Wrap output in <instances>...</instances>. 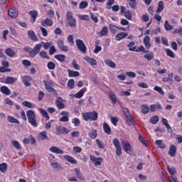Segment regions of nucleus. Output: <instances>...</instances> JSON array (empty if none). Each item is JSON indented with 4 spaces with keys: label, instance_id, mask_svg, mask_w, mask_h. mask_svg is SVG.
Instances as JSON below:
<instances>
[{
    "label": "nucleus",
    "instance_id": "obj_1",
    "mask_svg": "<svg viewBox=\"0 0 182 182\" xmlns=\"http://www.w3.org/2000/svg\"><path fill=\"white\" fill-rule=\"evenodd\" d=\"M41 49H42V44H36L29 52L30 58H35L38 53H39V55L41 58H43V59H49V56H48L46 51H41Z\"/></svg>",
    "mask_w": 182,
    "mask_h": 182
},
{
    "label": "nucleus",
    "instance_id": "obj_2",
    "mask_svg": "<svg viewBox=\"0 0 182 182\" xmlns=\"http://www.w3.org/2000/svg\"><path fill=\"white\" fill-rule=\"evenodd\" d=\"M82 119L85 122H96L99 117V114L96 111L82 112Z\"/></svg>",
    "mask_w": 182,
    "mask_h": 182
},
{
    "label": "nucleus",
    "instance_id": "obj_3",
    "mask_svg": "<svg viewBox=\"0 0 182 182\" xmlns=\"http://www.w3.org/2000/svg\"><path fill=\"white\" fill-rule=\"evenodd\" d=\"M27 119L28 120V123L33 127H38V123L36 122V114H35V112L31 109H28L26 112Z\"/></svg>",
    "mask_w": 182,
    "mask_h": 182
},
{
    "label": "nucleus",
    "instance_id": "obj_4",
    "mask_svg": "<svg viewBox=\"0 0 182 182\" xmlns=\"http://www.w3.org/2000/svg\"><path fill=\"white\" fill-rule=\"evenodd\" d=\"M65 16L69 26H70V28H76L77 21L76 18L73 17V13L68 11H67Z\"/></svg>",
    "mask_w": 182,
    "mask_h": 182
},
{
    "label": "nucleus",
    "instance_id": "obj_5",
    "mask_svg": "<svg viewBox=\"0 0 182 182\" xmlns=\"http://www.w3.org/2000/svg\"><path fill=\"white\" fill-rule=\"evenodd\" d=\"M124 114L125 116L124 119L126 122H129V123H131L133 126H136V122L133 119V117H132V114H130L129 109H124Z\"/></svg>",
    "mask_w": 182,
    "mask_h": 182
},
{
    "label": "nucleus",
    "instance_id": "obj_6",
    "mask_svg": "<svg viewBox=\"0 0 182 182\" xmlns=\"http://www.w3.org/2000/svg\"><path fill=\"white\" fill-rule=\"evenodd\" d=\"M75 43L77 48H78L80 52H82L84 54L86 53V51L87 50V47H86V45L85 44V42H83V40L77 39L75 41Z\"/></svg>",
    "mask_w": 182,
    "mask_h": 182
},
{
    "label": "nucleus",
    "instance_id": "obj_7",
    "mask_svg": "<svg viewBox=\"0 0 182 182\" xmlns=\"http://www.w3.org/2000/svg\"><path fill=\"white\" fill-rule=\"evenodd\" d=\"M112 143L116 149V154L119 157L122 156V146H120V141L117 139H114Z\"/></svg>",
    "mask_w": 182,
    "mask_h": 182
},
{
    "label": "nucleus",
    "instance_id": "obj_8",
    "mask_svg": "<svg viewBox=\"0 0 182 182\" xmlns=\"http://www.w3.org/2000/svg\"><path fill=\"white\" fill-rule=\"evenodd\" d=\"M8 15L10 18H18V11L16 7H10L8 9Z\"/></svg>",
    "mask_w": 182,
    "mask_h": 182
},
{
    "label": "nucleus",
    "instance_id": "obj_9",
    "mask_svg": "<svg viewBox=\"0 0 182 182\" xmlns=\"http://www.w3.org/2000/svg\"><path fill=\"white\" fill-rule=\"evenodd\" d=\"M55 130L58 136H59V134H68L70 132L66 127L62 126L56 127Z\"/></svg>",
    "mask_w": 182,
    "mask_h": 182
},
{
    "label": "nucleus",
    "instance_id": "obj_10",
    "mask_svg": "<svg viewBox=\"0 0 182 182\" xmlns=\"http://www.w3.org/2000/svg\"><path fill=\"white\" fill-rule=\"evenodd\" d=\"M21 80L23 85H25L26 87H29L32 86L31 82H32V80H33L32 79V77L29 75H23V77H21Z\"/></svg>",
    "mask_w": 182,
    "mask_h": 182
},
{
    "label": "nucleus",
    "instance_id": "obj_11",
    "mask_svg": "<svg viewBox=\"0 0 182 182\" xmlns=\"http://www.w3.org/2000/svg\"><path fill=\"white\" fill-rule=\"evenodd\" d=\"M58 47L59 48L60 50H62L63 52H68L69 51V47L66 45H65V42L63 41L60 40L57 42Z\"/></svg>",
    "mask_w": 182,
    "mask_h": 182
},
{
    "label": "nucleus",
    "instance_id": "obj_12",
    "mask_svg": "<svg viewBox=\"0 0 182 182\" xmlns=\"http://www.w3.org/2000/svg\"><path fill=\"white\" fill-rule=\"evenodd\" d=\"M90 159L95 166H102V163H103V158L102 157L95 158V156L90 155Z\"/></svg>",
    "mask_w": 182,
    "mask_h": 182
},
{
    "label": "nucleus",
    "instance_id": "obj_13",
    "mask_svg": "<svg viewBox=\"0 0 182 182\" xmlns=\"http://www.w3.org/2000/svg\"><path fill=\"white\" fill-rule=\"evenodd\" d=\"M121 143L122 144L123 150H124L127 154H130V153H132V145H130L129 142L124 141H122Z\"/></svg>",
    "mask_w": 182,
    "mask_h": 182
},
{
    "label": "nucleus",
    "instance_id": "obj_14",
    "mask_svg": "<svg viewBox=\"0 0 182 182\" xmlns=\"http://www.w3.org/2000/svg\"><path fill=\"white\" fill-rule=\"evenodd\" d=\"M55 105L58 109L62 110V109H65V104H63V98L58 97L55 100Z\"/></svg>",
    "mask_w": 182,
    "mask_h": 182
},
{
    "label": "nucleus",
    "instance_id": "obj_15",
    "mask_svg": "<svg viewBox=\"0 0 182 182\" xmlns=\"http://www.w3.org/2000/svg\"><path fill=\"white\" fill-rule=\"evenodd\" d=\"M60 115L63 116L59 119V122H69V112L63 111L60 112Z\"/></svg>",
    "mask_w": 182,
    "mask_h": 182
},
{
    "label": "nucleus",
    "instance_id": "obj_16",
    "mask_svg": "<svg viewBox=\"0 0 182 182\" xmlns=\"http://www.w3.org/2000/svg\"><path fill=\"white\" fill-rule=\"evenodd\" d=\"M84 60H86L91 66H96V65H97V61H96L95 58L89 57V55H85Z\"/></svg>",
    "mask_w": 182,
    "mask_h": 182
},
{
    "label": "nucleus",
    "instance_id": "obj_17",
    "mask_svg": "<svg viewBox=\"0 0 182 182\" xmlns=\"http://www.w3.org/2000/svg\"><path fill=\"white\" fill-rule=\"evenodd\" d=\"M86 92H87V88L84 87L78 92H77L76 94L74 95V97H75L76 99H80V98L83 97V96H84L85 93H86Z\"/></svg>",
    "mask_w": 182,
    "mask_h": 182
},
{
    "label": "nucleus",
    "instance_id": "obj_18",
    "mask_svg": "<svg viewBox=\"0 0 182 182\" xmlns=\"http://www.w3.org/2000/svg\"><path fill=\"white\" fill-rule=\"evenodd\" d=\"M102 127L104 133H105V134H107L108 136H110V134H112V128H110L109 124H107V122H104Z\"/></svg>",
    "mask_w": 182,
    "mask_h": 182
},
{
    "label": "nucleus",
    "instance_id": "obj_19",
    "mask_svg": "<svg viewBox=\"0 0 182 182\" xmlns=\"http://www.w3.org/2000/svg\"><path fill=\"white\" fill-rule=\"evenodd\" d=\"M23 144H35L36 143V139L35 137L31 136L29 138H24L23 140Z\"/></svg>",
    "mask_w": 182,
    "mask_h": 182
},
{
    "label": "nucleus",
    "instance_id": "obj_20",
    "mask_svg": "<svg viewBox=\"0 0 182 182\" xmlns=\"http://www.w3.org/2000/svg\"><path fill=\"white\" fill-rule=\"evenodd\" d=\"M176 153H177V147L176 146V145L174 144L171 145L168 153V156H170V157H174Z\"/></svg>",
    "mask_w": 182,
    "mask_h": 182
},
{
    "label": "nucleus",
    "instance_id": "obj_21",
    "mask_svg": "<svg viewBox=\"0 0 182 182\" xmlns=\"http://www.w3.org/2000/svg\"><path fill=\"white\" fill-rule=\"evenodd\" d=\"M50 166L54 170H55V171H61L63 170V166H62V165L58 162H52Z\"/></svg>",
    "mask_w": 182,
    "mask_h": 182
},
{
    "label": "nucleus",
    "instance_id": "obj_22",
    "mask_svg": "<svg viewBox=\"0 0 182 182\" xmlns=\"http://www.w3.org/2000/svg\"><path fill=\"white\" fill-rule=\"evenodd\" d=\"M42 26H52L53 25V21L49 18L41 21Z\"/></svg>",
    "mask_w": 182,
    "mask_h": 182
},
{
    "label": "nucleus",
    "instance_id": "obj_23",
    "mask_svg": "<svg viewBox=\"0 0 182 182\" xmlns=\"http://www.w3.org/2000/svg\"><path fill=\"white\" fill-rule=\"evenodd\" d=\"M143 42H144V46L146 49L149 50L151 48V43H150V36H146L144 38Z\"/></svg>",
    "mask_w": 182,
    "mask_h": 182
},
{
    "label": "nucleus",
    "instance_id": "obj_24",
    "mask_svg": "<svg viewBox=\"0 0 182 182\" xmlns=\"http://www.w3.org/2000/svg\"><path fill=\"white\" fill-rule=\"evenodd\" d=\"M50 151L51 153H55V154H64L65 151L63 150L59 149L58 146H51L50 148Z\"/></svg>",
    "mask_w": 182,
    "mask_h": 182
},
{
    "label": "nucleus",
    "instance_id": "obj_25",
    "mask_svg": "<svg viewBox=\"0 0 182 182\" xmlns=\"http://www.w3.org/2000/svg\"><path fill=\"white\" fill-rule=\"evenodd\" d=\"M28 14L31 17L32 23H35V22H36V18H38V11H36L35 10H32V11H29Z\"/></svg>",
    "mask_w": 182,
    "mask_h": 182
},
{
    "label": "nucleus",
    "instance_id": "obj_26",
    "mask_svg": "<svg viewBox=\"0 0 182 182\" xmlns=\"http://www.w3.org/2000/svg\"><path fill=\"white\" fill-rule=\"evenodd\" d=\"M157 109H159V110H161V109H163V106H161L160 105V103H156V104L150 105V111L151 112H156V110H157Z\"/></svg>",
    "mask_w": 182,
    "mask_h": 182
},
{
    "label": "nucleus",
    "instance_id": "obj_27",
    "mask_svg": "<svg viewBox=\"0 0 182 182\" xmlns=\"http://www.w3.org/2000/svg\"><path fill=\"white\" fill-rule=\"evenodd\" d=\"M64 159L68 161V163H70L71 164H77V161L73 158V156H70L69 155H64Z\"/></svg>",
    "mask_w": 182,
    "mask_h": 182
},
{
    "label": "nucleus",
    "instance_id": "obj_28",
    "mask_svg": "<svg viewBox=\"0 0 182 182\" xmlns=\"http://www.w3.org/2000/svg\"><path fill=\"white\" fill-rule=\"evenodd\" d=\"M28 36L31 41H34L35 42L38 41V36H36V34L35 33L34 31L29 30L28 31Z\"/></svg>",
    "mask_w": 182,
    "mask_h": 182
},
{
    "label": "nucleus",
    "instance_id": "obj_29",
    "mask_svg": "<svg viewBox=\"0 0 182 182\" xmlns=\"http://www.w3.org/2000/svg\"><path fill=\"white\" fill-rule=\"evenodd\" d=\"M127 36H129L128 33H124V32L119 33L116 36V41H117L118 42H120L122 39H124V38H127Z\"/></svg>",
    "mask_w": 182,
    "mask_h": 182
},
{
    "label": "nucleus",
    "instance_id": "obj_30",
    "mask_svg": "<svg viewBox=\"0 0 182 182\" xmlns=\"http://www.w3.org/2000/svg\"><path fill=\"white\" fill-rule=\"evenodd\" d=\"M0 91L1 92V93H3V95H6V96H9V95H11V90H9L7 86H1L0 88Z\"/></svg>",
    "mask_w": 182,
    "mask_h": 182
},
{
    "label": "nucleus",
    "instance_id": "obj_31",
    "mask_svg": "<svg viewBox=\"0 0 182 182\" xmlns=\"http://www.w3.org/2000/svg\"><path fill=\"white\" fill-rule=\"evenodd\" d=\"M68 72L69 77H77L80 76V73H79V71H73L72 70H68Z\"/></svg>",
    "mask_w": 182,
    "mask_h": 182
},
{
    "label": "nucleus",
    "instance_id": "obj_32",
    "mask_svg": "<svg viewBox=\"0 0 182 182\" xmlns=\"http://www.w3.org/2000/svg\"><path fill=\"white\" fill-rule=\"evenodd\" d=\"M109 33V28L107 26H104L100 32H98L97 34L98 36H106Z\"/></svg>",
    "mask_w": 182,
    "mask_h": 182
},
{
    "label": "nucleus",
    "instance_id": "obj_33",
    "mask_svg": "<svg viewBox=\"0 0 182 182\" xmlns=\"http://www.w3.org/2000/svg\"><path fill=\"white\" fill-rule=\"evenodd\" d=\"M5 53L7 55V56H9V58H14L16 55V52L12 50L11 48H8L5 50Z\"/></svg>",
    "mask_w": 182,
    "mask_h": 182
},
{
    "label": "nucleus",
    "instance_id": "obj_34",
    "mask_svg": "<svg viewBox=\"0 0 182 182\" xmlns=\"http://www.w3.org/2000/svg\"><path fill=\"white\" fill-rule=\"evenodd\" d=\"M161 122L164 126H166V128L167 129L168 131H169L170 133L173 132V129H171V127H170V124H168V121H167V119L166 118H162Z\"/></svg>",
    "mask_w": 182,
    "mask_h": 182
},
{
    "label": "nucleus",
    "instance_id": "obj_35",
    "mask_svg": "<svg viewBox=\"0 0 182 182\" xmlns=\"http://www.w3.org/2000/svg\"><path fill=\"white\" fill-rule=\"evenodd\" d=\"M129 6L132 9H136L137 8V1L136 0H127Z\"/></svg>",
    "mask_w": 182,
    "mask_h": 182
},
{
    "label": "nucleus",
    "instance_id": "obj_36",
    "mask_svg": "<svg viewBox=\"0 0 182 182\" xmlns=\"http://www.w3.org/2000/svg\"><path fill=\"white\" fill-rule=\"evenodd\" d=\"M164 9V3L163 2V1H159L158 7L156 11V14H160V12H161Z\"/></svg>",
    "mask_w": 182,
    "mask_h": 182
},
{
    "label": "nucleus",
    "instance_id": "obj_37",
    "mask_svg": "<svg viewBox=\"0 0 182 182\" xmlns=\"http://www.w3.org/2000/svg\"><path fill=\"white\" fill-rule=\"evenodd\" d=\"M88 136L92 140H95L97 137V131L96 129H92L88 134Z\"/></svg>",
    "mask_w": 182,
    "mask_h": 182
},
{
    "label": "nucleus",
    "instance_id": "obj_38",
    "mask_svg": "<svg viewBox=\"0 0 182 182\" xmlns=\"http://www.w3.org/2000/svg\"><path fill=\"white\" fill-rule=\"evenodd\" d=\"M38 139L40 141L48 139V134L46 131L40 132Z\"/></svg>",
    "mask_w": 182,
    "mask_h": 182
},
{
    "label": "nucleus",
    "instance_id": "obj_39",
    "mask_svg": "<svg viewBox=\"0 0 182 182\" xmlns=\"http://www.w3.org/2000/svg\"><path fill=\"white\" fill-rule=\"evenodd\" d=\"M144 58L147 60H153L154 59V53L149 51L148 53L144 55Z\"/></svg>",
    "mask_w": 182,
    "mask_h": 182
},
{
    "label": "nucleus",
    "instance_id": "obj_40",
    "mask_svg": "<svg viewBox=\"0 0 182 182\" xmlns=\"http://www.w3.org/2000/svg\"><path fill=\"white\" fill-rule=\"evenodd\" d=\"M55 59L59 60V62H65L66 60V55L63 54H58L54 56Z\"/></svg>",
    "mask_w": 182,
    "mask_h": 182
},
{
    "label": "nucleus",
    "instance_id": "obj_41",
    "mask_svg": "<svg viewBox=\"0 0 182 182\" xmlns=\"http://www.w3.org/2000/svg\"><path fill=\"white\" fill-rule=\"evenodd\" d=\"M45 87H46V90H48V92H49V93H53V92H55V89H53V87H52L50 82H49L48 81L45 82Z\"/></svg>",
    "mask_w": 182,
    "mask_h": 182
},
{
    "label": "nucleus",
    "instance_id": "obj_42",
    "mask_svg": "<svg viewBox=\"0 0 182 182\" xmlns=\"http://www.w3.org/2000/svg\"><path fill=\"white\" fill-rule=\"evenodd\" d=\"M134 45H136V43H134V41H132L128 43L127 48H129V50L130 52H135L136 47L134 46Z\"/></svg>",
    "mask_w": 182,
    "mask_h": 182
},
{
    "label": "nucleus",
    "instance_id": "obj_43",
    "mask_svg": "<svg viewBox=\"0 0 182 182\" xmlns=\"http://www.w3.org/2000/svg\"><path fill=\"white\" fill-rule=\"evenodd\" d=\"M75 175L80 180H85V176H83V174H82V172L80 171V168H75Z\"/></svg>",
    "mask_w": 182,
    "mask_h": 182
},
{
    "label": "nucleus",
    "instance_id": "obj_44",
    "mask_svg": "<svg viewBox=\"0 0 182 182\" xmlns=\"http://www.w3.org/2000/svg\"><path fill=\"white\" fill-rule=\"evenodd\" d=\"M6 79H7V85H14V83H15V82L18 80L17 77H11V76H7Z\"/></svg>",
    "mask_w": 182,
    "mask_h": 182
},
{
    "label": "nucleus",
    "instance_id": "obj_45",
    "mask_svg": "<svg viewBox=\"0 0 182 182\" xmlns=\"http://www.w3.org/2000/svg\"><path fill=\"white\" fill-rule=\"evenodd\" d=\"M141 113L143 114H147V113L150 112V108H149V106L146 105H141Z\"/></svg>",
    "mask_w": 182,
    "mask_h": 182
},
{
    "label": "nucleus",
    "instance_id": "obj_46",
    "mask_svg": "<svg viewBox=\"0 0 182 182\" xmlns=\"http://www.w3.org/2000/svg\"><path fill=\"white\" fill-rule=\"evenodd\" d=\"M6 170H8V164L6 163L0 164L1 173H6Z\"/></svg>",
    "mask_w": 182,
    "mask_h": 182
},
{
    "label": "nucleus",
    "instance_id": "obj_47",
    "mask_svg": "<svg viewBox=\"0 0 182 182\" xmlns=\"http://www.w3.org/2000/svg\"><path fill=\"white\" fill-rule=\"evenodd\" d=\"M155 144H156V146H158V147H159V149H166V145L163 143V140L161 139H158L155 141Z\"/></svg>",
    "mask_w": 182,
    "mask_h": 182
},
{
    "label": "nucleus",
    "instance_id": "obj_48",
    "mask_svg": "<svg viewBox=\"0 0 182 182\" xmlns=\"http://www.w3.org/2000/svg\"><path fill=\"white\" fill-rule=\"evenodd\" d=\"M159 116L154 115V117L150 118L149 122L150 123H151V124H157V123H159Z\"/></svg>",
    "mask_w": 182,
    "mask_h": 182
},
{
    "label": "nucleus",
    "instance_id": "obj_49",
    "mask_svg": "<svg viewBox=\"0 0 182 182\" xmlns=\"http://www.w3.org/2000/svg\"><path fill=\"white\" fill-rule=\"evenodd\" d=\"M22 105H23V106L28 107V109H34V107H35V105H33L31 102H29L28 101L23 102Z\"/></svg>",
    "mask_w": 182,
    "mask_h": 182
},
{
    "label": "nucleus",
    "instance_id": "obj_50",
    "mask_svg": "<svg viewBox=\"0 0 182 182\" xmlns=\"http://www.w3.org/2000/svg\"><path fill=\"white\" fill-rule=\"evenodd\" d=\"M7 120H8V122H9V123H16V124H19V120L16 119L14 117L8 116Z\"/></svg>",
    "mask_w": 182,
    "mask_h": 182
},
{
    "label": "nucleus",
    "instance_id": "obj_51",
    "mask_svg": "<svg viewBox=\"0 0 182 182\" xmlns=\"http://www.w3.org/2000/svg\"><path fill=\"white\" fill-rule=\"evenodd\" d=\"M11 144L17 150H22V146H21V144L18 142V141H11Z\"/></svg>",
    "mask_w": 182,
    "mask_h": 182
},
{
    "label": "nucleus",
    "instance_id": "obj_52",
    "mask_svg": "<svg viewBox=\"0 0 182 182\" xmlns=\"http://www.w3.org/2000/svg\"><path fill=\"white\" fill-rule=\"evenodd\" d=\"M109 98L111 99V101L112 103H117V98L116 97V95L113 94L112 91L109 92Z\"/></svg>",
    "mask_w": 182,
    "mask_h": 182
},
{
    "label": "nucleus",
    "instance_id": "obj_53",
    "mask_svg": "<svg viewBox=\"0 0 182 182\" xmlns=\"http://www.w3.org/2000/svg\"><path fill=\"white\" fill-rule=\"evenodd\" d=\"M68 87L72 90V89L75 88V80L70 79L68 82Z\"/></svg>",
    "mask_w": 182,
    "mask_h": 182
},
{
    "label": "nucleus",
    "instance_id": "obj_54",
    "mask_svg": "<svg viewBox=\"0 0 182 182\" xmlns=\"http://www.w3.org/2000/svg\"><path fill=\"white\" fill-rule=\"evenodd\" d=\"M47 68L50 70H53V69H55V68H56V64H55V63H53L52 61H50L47 64Z\"/></svg>",
    "mask_w": 182,
    "mask_h": 182
},
{
    "label": "nucleus",
    "instance_id": "obj_55",
    "mask_svg": "<svg viewBox=\"0 0 182 182\" xmlns=\"http://www.w3.org/2000/svg\"><path fill=\"white\" fill-rule=\"evenodd\" d=\"M168 171L171 175V177H173L176 174V168L168 166Z\"/></svg>",
    "mask_w": 182,
    "mask_h": 182
},
{
    "label": "nucleus",
    "instance_id": "obj_56",
    "mask_svg": "<svg viewBox=\"0 0 182 182\" xmlns=\"http://www.w3.org/2000/svg\"><path fill=\"white\" fill-rule=\"evenodd\" d=\"M73 67L75 70H80V65L77 64V61L76 60H73L72 62Z\"/></svg>",
    "mask_w": 182,
    "mask_h": 182
},
{
    "label": "nucleus",
    "instance_id": "obj_57",
    "mask_svg": "<svg viewBox=\"0 0 182 182\" xmlns=\"http://www.w3.org/2000/svg\"><path fill=\"white\" fill-rule=\"evenodd\" d=\"M88 5L89 4L87 3V1H81L80 3L79 8L80 9H85V8H87Z\"/></svg>",
    "mask_w": 182,
    "mask_h": 182
},
{
    "label": "nucleus",
    "instance_id": "obj_58",
    "mask_svg": "<svg viewBox=\"0 0 182 182\" xmlns=\"http://www.w3.org/2000/svg\"><path fill=\"white\" fill-rule=\"evenodd\" d=\"M105 63L107 65V66H109V68H116V63H114V62L110 60H107L105 61Z\"/></svg>",
    "mask_w": 182,
    "mask_h": 182
},
{
    "label": "nucleus",
    "instance_id": "obj_59",
    "mask_svg": "<svg viewBox=\"0 0 182 182\" xmlns=\"http://www.w3.org/2000/svg\"><path fill=\"white\" fill-rule=\"evenodd\" d=\"M41 113L42 116L44 117V119H46V120H49V119H50L48 112L46 111H45L44 109H41Z\"/></svg>",
    "mask_w": 182,
    "mask_h": 182
},
{
    "label": "nucleus",
    "instance_id": "obj_60",
    "mask_svg": "<svg viewBox=\"0 0 182 182\" xmlns=\"http://www.w3.org/2000/svg\"><path fill=\"white\" fill-rule=\"evenodd\" d=\"M154 90H155V92H158V93L162 95V96L164 95V91H163V89L161 87L155 86L154 87Z\"/></svg>",
    "mask_w": 182,
    "mask_h": 182
},
{
    "label": "nucleus",
    "instance_id": "obj_61",
    "mask_svg": "<svg viewBox=\"0 0 182 182\" xmlns=\"http://www.w3.org/2000/svg\"><path fill=\"white\" fill-rule=\"evenodd\" d=\"M164 28L166 31H171L173 30V26L170 25L168 21H166L164 23Z\"/></svg>",
    "mask_w": 182,
    "mask_h": 182
},
{
    "label": "nucleus",
    "instance_id": "obj_62",
    "mask_svg": "<svg viewBox=\"0 0 182 182\" xmlns=\"http://www.w3.org/2000/svg\"><path fill=\"white\" fill-rule=\"evenodd\" d=\"M141 21H142V22H149L150 17L147 14H143L141 17Z\"/></svg>",
    "mask_w": 182,
    "mask_h": 182
},
{
    "label": "nucleus",
    "instance_id": "obj_63",
    "mask_svg": "<svg viewBox=\"0 0 182 182\" xmlns=\"http://www.w3.org/2000/svg\"><path fill=\"white\" fill-rule=\"evenodd\" d=\"M124 15L125 18L127 19H128V21H132V14L129 10L127 11Z\"/></svg>",
    "mask_w": 182,
    "mask_h": 182
},
{
    "label": "nucleus",
    "instance_id": "obj_64",
    "mask_svg": "<svg viewBox=\"0 0 182 182\" xmlns=\"http://www.w3.org/2000/svg\"><path fill=\"white\" fill-rule=\"evenodd\" d=\"M119 122V119L116 117H111V123L113 124V126H117V122Z\"/></svg>",
    "mask_w": 182,
    "mask_h": 182
}]
</instances>
